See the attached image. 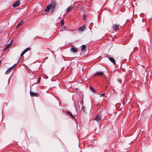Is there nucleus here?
<instances>
[{
    "label": "nucleus",
    "mask_w": 152,
    "mask_h": 152,
    "mask_svg": "<svg viewBox=\"0 0 152 152\" xmlns=\"http://www.w3.org/2000/svg\"><path fill=\"white\" fill-rule=\"evenodd\" d=\"M64 24V20L63 19H62L61 20V26L62 27V26Z\"/></svg>",
    "instance_id": "obj_16"
},
{
    "label": "nucleus",
    "mask_w": 152,
    "mask_h": 152,
    "mask_svg": "<svg viewBox=\"0 0 152 152\" xmlns=\"http://www.w3.org/2000/svg\"><path fill=\"white\" fill-rule=\"evenodd\" d=\"M82 102L80 101L76 102L75 103V106L77 110H79L80 108V106H82Z\"/></svg>",
    "instance_id": "obj_2"
},
{
    "label": "nucleus",
    "mask_w": 152,
    "mask_h": 152,
    "mask_svg": "<svg viewBox=\"0 0 152 152\" xmlns=\"http://www.w3.org/2000/svg\"><path fill=\"white\" fill-rule=\"evenodd\" d=\"M10 46V43L8 45H7L5 48V49H8Z\"/></svg>",
    "instance_id": "obj_19"
},
{
    "label": "nucleus",
    "mask_w": 152,
    "mask_h": 152,
    "mask_svg": "<svg viewBox=\"0 0 152 152\" xmlns=\"http://www.w3.org/2000/svg\"><path fill=\"white\" fill-rule=\"evenodd\" d=\"M25 53V52H24V51H23L21 53V55H20V56L21 57L22 56H23L24 55V54Z\"/></svg>",
    "instance_id": "obj_22"
},
{
    "label": "nucleus",
    "mask_w": 152,
    "mask_h": 152,
    "mask_svg": "<svg viewBox=\"0 0 152 152\" xmlns=\"http://www.w3.org/2000/svg\"><path fill=\"white\" fill-rule=\"evenodd\" d=\"M19 61H18V62L17 63H16V64H14V65L12 66L13 67V68H14V67L16 65H17V64H18V62H19Z\"/></svg>",
    "instance_id": "obj_26"
},
{
    "label": "nucleus",
    "mask_w": 152,
    "mask_h": 152,
    "mask_svg": "<svg viewBox=\"0 0 152 152\" xmlns=\"http://www.w3.org/2000/svg\"><path fill=\"white\" fill-rule=\"evenodd\" d=\"M57 5V4L55 1H52L50 4H49L47 6L44 11L45 12L49 11L51 9V12H53L56 9Z\"/></svg>",
    "instance_id": "obj_1"
},
{
    "label": "nucleus",
    "mask_w": 152,
    "mask_h": 152,
    "mask_svg": "<svg viewBox=\"0 0 152 152\" xmlns=\"http://www.w3.org/2000/svg\"><path fill=\"white\" fill-rule=\"evenodd\" d=\"M81 50L82 51H83L85 50V49L86 48V45H83L81 46Z\"/></svg>",
    "instance_id": "obj_12"
},
{
    "label": "nucleus",
    "mask_w": 152,
    "mask_h": 152,
    "mask_svg": "<svg viewBox=\"0 0 152 152\" xmlns=\"http://www.w3.org/2000/svg\"><path fill=\"white\" fill-rule=\"evenodd\" d=\"M19 26H18V25L16 26V28H17Z\"/></svg>",
    "instance_id": "obj_31"
},
{
    "label": "nucleus",
    "mask_w": 152,
    "mask_h": 152,
    "mask_svg": "<svg viewBox=\"0 0 152 152\" xmlns=\"http://www.w3.org/2000/svg\"><path fill=\"white\" fill-rule=\"evenodd\" d=\"M9 68V69H10L11 70L12 69H13V68H13V66H12L11 67H10Z\"/></svg>",
    "instance_id": "obj_29"
},
{
    "label": "nucleus",
    "mask_w": 152,
    "mask_h": 152,
    "mask_svg": "<svg viewBox=\"0 0 152 152\" xmlns=\"http://www.w3.org/2000/svg\"><path fill=\"white\" fill-rule=\"evenodd\" d=\"M24 23V22L23 20H21L19 24H18V26H20L21 25H22Z\"/></svg>",
    "instance_id": "obj_21"
},
{
    "label": "nucleus",
    "mask_w": 152,
    "mask_h": 152,
    "mask_svg": "<svg viewBox=\"0 0 152 152\" xmlns=\"http://www.w3.org/2000/svg\"><path fill=\"white\" fill-rule=\"evenodd\" d=\"M67 113L68 114H69L71 117L73 118H75V117L72 113L69 111H67Z\"/></svg>",
    "instance_id": "obj_13"
},
{
    "label": "nucleus",
    "mask_w": 152,
    "mask_h": 152,
    "mask_svg": "<svg viewBox=\"0 0 152 152\" xmlns=\"http://www.w3.org/2000/svg\"><path fill=\"white\" fill-rule=\"evenodd\" d=\"M82 109L83 111V112H85V108L84 107H83V105H82Z\"/></svg>",
    "instance_id": "obj_23"
},
{
    "label": "nucleus",
    "mask_w": 152,
    "mask_h": 152,
    "mask_svg": "<svg viewBox=\"0 0 152 152\" xmlns=\"http://www.w3.org/2000/svg\"><path fill=\"white\" fill-rule=\"evenodd\" d=\"M20 1L18 0L15 1L13 4L12 7H15L18 6L20 4Z\"/></svg>",
    "instance_id": "obj_4"
},
{
    "label": "nucleus",
    "mask_w": 152,
    "mask_h": 152,
    "mask_svg": "<svg viewBox=\"0 0 152 152\" xmlns=\"http://www.w3.org/2000/svg\"><path fill=\"white\" fill-rule=\"evenodd\" d=\"M110 78L109 77H107L106 78V80L107 82L108 83H110Z\"/></svg>",
    "instance_id": "obj_18"
},
{
    "label": "nucleus",
    "mask_w": 152,
    "mask_h": 152,
    "mask_svg": "<svg viewBox=\"0 0 152 152\" xmlns=\"http://www.w3.org/2000/svg\"><path fill=\"white\" fill-rule=\"evenodd\" d=\"M46 49H48V48H46Z\"/></svg>",
    "instance_id": "obj_32"
},
{
    "label": "nucleus",
    "mask_w": 152,
    "mask_h": 152,
    "mask_svg": "<svg viewBox=\"0 0 152 152\" xmlns=\"http://www.w3.org/2000/svg\"><path fill=\"white\" fill-rule=\"evenodd\" d=\"M105 94V93H104L103 94H100V97H102L103 96H104Z\"/></svg>",
    "instance_id": "obj_24"
},
{
    "label": "nucleus",
    "mask_w": 152,
    "mask_h": 152,
    "mask_svg": "<svg viewBox=\"0 0 152 152\" xmlns=\"http://www.w3.org/2000/svg\"><path fill=\"white\" fill-rule=\"evenodd\" d=\"M70 50L71 52L73 53H76L78 51V50L75 46L72 45L70 49Z\"/></svg>",
    "instance_id": "obj_3"
},
{
    "label": "nucleus",
    "mask_w": 152,
    "mask_h": 152,
    "mask_svg": "<svg viewBox=\"0 0 152 152\" xmlns=\"http://www.w3.org/2000/svg\"><path fill=\"white\" fill-rule=\"evenodd\" d=\"M110 86V83H108L106 87V89H107V88H108Z\"/></svg>",
    "instance_id": "obj_20"
},
{
    "label": "nucleus",
    "mask_w": 152,
    "mask_h": 152,
    "mask_svg": "<svg viewBox=\"0 0 152 152\" xmlns=\"http://www.w3.org/2000/svg\"><path fill=\"white\" fill-rule=\"evenodd\" d=\"M86 16L85 15H83V18L84 20H85L86 19Z\"/></svg>",
    "instance_id": "obj_28"
},
{
    "label": "nucleus",
    "mask_w": 152,
    "mask_h": 152,
    "mask_svg": "<svg viewBox=\"0 0 152 152\" xmlns=\"http://www.w3.org/2000/svg\"><path fill=\"white\" fill-rule=\"evenodd\" d=\"M94 120L96 121L98 123H99L101 120V115H97L95 118Z\"/></svg>",
    "instance_id": "obj_5"
},
{
    "label": "nucleus",
    "mask_w": 152,
    "mask_h": 152,
    "mask_svg": "<svg viewBox=\"0 0 152 152\" xmlns=\"http://www.w3.org/2000/svg\"><path fill=\"white\" fill-rule=\"evenodd\" d=\"M72 8L73 7L72 6L69 7L66 10L67 12H69L72 10Z\"/></svg>",
    "instance_id": "obj_11"
},
{
    "label": "nucleus",
    "mask_w": 152,
    "mask_h": 152,
    "mask_svg": "<svg viewBox=\"0 0 152 152\" xmlns=\"http://www.w3.org/2000/svg\"><path fill=\"white\" fill-rule=\"evenodd\" d=\"M104 75V73L103 72H96V73L94 75V76H96L97 75H99V76H102Z\"/></svg>",
    "instance_id": "obj_9"
},
{
    "label": "nucleus",
    "mask_w": 152,
    "mask_h": 152,
    "mask_svg": "<svg viewBox=\"0 0 152 152\" xmlns=\"http://www.w3.org/2000/svg\"><path fill=\"white\" fill-rule=\"evenodd\" d=\"M66 26H64V28L65 29H66Z\"/></svg>",
    "instance_id": "obj_30"
},
{
    "label": "nucleus",
    "mask_w": 152,
    "mask_h": 152,
    "mask_svg": "<svg viewBox=\"0 0 152 152\" xmlns=\"http://www.w3.org/2000/svg\"><path fill=\"white\" fill-rule=\"evenodd\" d=\"M118 81L121 83L122 80L121 79H119L118 80Z\"/></svg>",
    "instance_id": "obj_27"
},
{
    "label": "nucleus",
    "mask_w": 152,
    "mask_h": 152,
    "mask_svg": "<svg viewBox=\"0 0 152 152\" xmlns=\"http://www.w3.org/2000/svg\"><path fill=\"white\" fill-rule=\"evenodd\" d=\"M30 95L31 96H38V94L36 93H34L33 92L31 91H30Z\"/></svg>",
    "instance_id": "obj_10"
},
{
    "label": "nucleus",
    "mask_w": 152,
    "mask_h": 152,
    "mask_svg": "<svg viewBox=\"0 0 152 152\" xmlns=\"http://www.w3.org/2000/svg\"><path fill=\"white\" fill-rule=\"evenodd\" d=\"M86 27L85 25H83L82 27L79 28V31L80 32L83 31L84 30L86 29Z\"/></svg>",
    "instance_id": "obj_8"
},
{
    "label": "nucleus",
    "mask_w": 152,
    "mask_h": 152,
    "mask_svg": "<svg viewBox=\"0 0 152 152\" xmlns=\"http://www.w3.org/2000/svg\"><path fill=\"white\" fill-rule=\"evenodd\" d=\"M119 25L117 24H115L113 25V29L115 31H117L119 28Z\"/></svg>",
    "instance_id": "obj_7"
},
{
    "label": "nucleus",
    "mask_w": 152,
    "mask_h": 152,
    "mask_svg": "<svg viewBox=\"0 0 152 152\" xmlns=\"http://www.w3.org/2000/svg\"><path fill=\"white\" fill-rule=\"evenodd\" d=\"M31 48H27L26 49L24 50V52H25L26 53V52H27V51L31 49Z\"/></svg>",
    "instance_id": "obj_17"
},
{
    "label": "nucleus",
    "mask_w": 152,
    "mask_h": 152,
    "mask_svg": "<svg viewBox=\"0 0 152 152\" xmlns=\"http://www.w3.org/2000/svg\"><path fill=\"white\" fill-rule=\"evenodd\" d=\"M40 79H41V77H39V79L38 80V81H37V82H38V83H39L40 82Z\"/></svg>",
    "instance_id": "obj_25"
},
{
    "label": "nucleus",
    "mask_w": 152,
    "mask_h": 152,
    "mask_svg": "<svg viewBox=\"0 0 152 152\" xmlns=\"http://www.w3.org/2000/svg\"><path fill=\"white\" fill-rule=\"evenodd\" d=\"M90 88L91 90L93 93H95L96 92V90L94 88H93L92 87L90 86Z\"/></svg>",
    "instance_id": "obj_15"
},
{
    "label": "nucleus",
    "mask_w": 152,
    "mask_h": 152,
    "mask_svg": "<svg viewBox=\"0 0 152 152\" xmlns=\"http://www.w3.org/2000/svg\"><path fill=\"white\" fill-rule=\"evenodd\" d=\"M11 70L9 69V68H8L7 70V71L5 72V74H8L11 71Z\"/></svg>",
    "instance_id": "obj_14"
},
{
    "label": "nucleus",
    "mask_w": 152,
    "mask_h": 152,
    "mask_svg": "<svg viewBox=\"0 0 152 152\" xmlns=\"http://www.w3.org/2000/svg\"><path fill=\"white\" fill-rule=\"evenodd\" d=\"M106 57H107L109 60L112 62L113 64H115V59L113 57H109L106 56Z\"/></svg>",
    "instance_id": "obj_6"
}]
</instances>
